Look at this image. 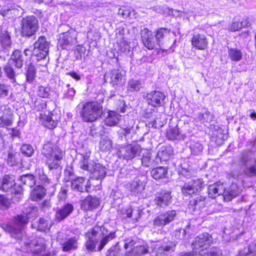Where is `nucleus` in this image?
Segmentation results:
<instances>
[{
	"mask_svg": "<svg viewBox=\"0 0 256 256\" xmlns=\"http://www.w3.org/2000/svg\"><path fill=\"white\" fill-rule=\"evenodd\" d=\"M3 70L6 77L11 80L12 82H16V72L14 68L9 62L6 63L4 66Z\"/></svg>",
	"mask_w": 256,
	"mask_h": 256,
	"instance_id": "obj_44",
	"label": "nucleus"
},
{
	"mask_svg": "<svg viewBox=\"0 0 256 256\" xmlns=\"http://www.w3.org/2000/svg\"><path fill=\"white\" fill-rule=\"evenodd\" d=\"M100 200L96 196H88L81 203V208L85 210H92L98 208Z\"/></svg>",
	"mask_w": 256,
	"mask_h": 256,
	"instance_id": "obj_24",
	"label": "nucleus"
},
{
	"mask_svg": "<svg viewBox=\"0 0 256 256\" xmlns=\"http://www.w3.org/2000/svg\"><path fill=\"white\" fill-rule=\"evenodd\" d=\"M116 237V232H112L107 235H104L100 240V244L97 248V251L100 252L105 246L110 241Z\"/></svg>",
	"mask_w": 256,
	"mask_h": 256,
	"instance_id": "obj_41",
	"label": "nucleus"
},
{
	"mask_svg": "<svg viewBox=\"0 0 256 256\" xmlns=\"http://www.w3.org/2000/svg\"><path fill=\"white\" fill-rule=\"evenodd\" d=\"M36 74V70L34 66L31 63H30L26 70V81L29 83L32 82L34 79Z\"/></svg>",
	"mask_w": 256,
	"mask_h": 256,
	"instance_id": "obj_46",
	"label": "nucleus"
},
{
	"mask_svg": "<svg viewBox=\"0 0 256 256\" xmlns=\"http://www.w3.org/2000/svg\"><path fill=\"white\" fill-rule=\"evenodd\" d=\"M51 226V223L48 220L44 218H40L38 226V229L40 231L44 232L50 230Z\"/></svg>",
	"mask_w": 256,
	"mask_h": 256,
	"instance_id": "obj_53",
	"label": "nucleus"
},
{
	"mask_svg": "<svg viewBox=\"0 0 256 256\" xmlns=\"http://www.w3.org/2000/svg\"><path fill=\"white\" fill-rule=\"evenodd\" d=\"M142 88L140 80L134 79L130 80L128 84V90L130 92L138 91Z\"/></svg>",
	"mask_w": 256,
	"mask_h": 256,
	"instance_id": "obj_48",
	"label": "nucleus"
},
{
	"mask_svg": "<svg viewBox=\"0 0 256 256\" xmlns=\"http://www.w3.org/2000/svg\"><path fill=\"white\" fill-rule=\"evenodd\" d=\"M238 256H256V244H252L249 246L248 252L246 254L244 255L240 252Z\"/></svg>",
	"mask_w": 256,
	"mask_h": 256,
	"instance_id": "obj_64",
	"label": "nucleus"
},
{
	"mask_svg": "<svg viewBox=\"0 0 256 256\" xmlns=\"http://www.w3.org/2000/svg\"><path fill=\"white\" fill-rule=\"evenodd\" d=\"M74 210V206L70 204H66L61 208L57 209L55 217L58 221L64 220L70 215Z\"/></svg>",
	"mask_w": 256,
	"mask_h": 256,
	"instance_id": "obj_26",
	"label": "nucleus"
},
{
	"mask_svg": "<svg viewBox=\"0 0 256 256\" xmlns=\"http://www.w3.org/2000/svg\"><path fill=\"white\" fill-rule=\"evenodd\" d=\"M177 216V212L175 210H169L159 214L152 221L154 226L157 227H163L172 221Z\"/></svg>",
	"mask_w": 256,
	"mask_h": 256,
	"instance_id": "obj_10",
	"label": "nucleus"
},
{
	"mask_svg": "<svg viewBox=\"0 0 256 256\" xmlns=\"http://www.w3.org/2000/svg\"><path fill=\"white\" fill-rule=\"evenodd\" d=\"M106 256H123V252L118 243L112 246L106 252Z\"/></svg>",
	"mask_w": 256,
	"mask_h": 256,
	"instance_id": "obj_50",
	"label": "nucleus"
},
{
	"mask_svg": "<svg viewBox=\"0 0 256 256\" xmlns=\"http://www.w3.org/2000/svg\"><path fill=\"white\" fill-rule=\"evenodd\" d=\"M86 51V48L84 46L78 45L77 46L76 50L74 51V55L77 60L82 59L83 56H84Z\"/></svg>",
	"mask_w": 256,
	"mask_h": 256,
	"instance_id": "obj_62",
	"label": "nucleus"
},
{
	"mask_svg": "<svg viewBox=\"0 0 256 256\" xmlns=\"http://www.w3.org/2000/svg\"><path fill=\"white\" fill-rule=\"evenodd\" d=\"M90 172L92 174V178L96 180L104 178L106 174V168L99 164H95L93 166L92 170Z\"/></svg>",
	"mask_w": 256,
	"mask_h": 256,
	"instance_id": "obj_33",
	"label": "nucleus"
},
{
	"mask_svg": "<svg viewBox=\"0 0 256 256\" xmlns=\"http://www.w3.org/2000/svg\"><path fill=\"white\" fill-rule=\"evenodd\" d=\"M190 148L192 153L195 155L200 154L203 150L202 145L198 142H192L190 144Z\"/></svg>",
	"mask_w": 256,
	"mask_h": 256,
	"instance_id": "obj_54",
	"label": "nucleus"
},
{
	"mask_svg": "<svg viewBox=\"0 0 256 256\" xmlns=\"http://www.w3.org/2000/svg\"><path fill=\"white\" fill-rule=\"evenodd\" d=\"M28 245L32 248V250L35 254H40L46 249V240L43 238H38L32 244L28 243Z\"/></svg>",
	"mask_w": 256,
	"mask_h": 256,
	"instance_id": "obj_30",
	"label": "nucleus"
},
{
	"mask_svg": "<svg viewBox=\"0 0 256 256\" xmlns=\"http://www.w3.org/2000/svg\"><path fill=\"white\" fill-rule=\"evenodd\" d=\"M224 187L222 184H214L210 185L208 187V196L212 198H216L217 196L224 194Z\"/></svg>",
	"mask_w": 256,
	"mask_h": 256,
	"instance_id": "obj_31",
	"label": "nucleus"
},
{
	"mask_svg": "<svg viewBox=\"0 0 256 256\" xmlns=\"http://www.w3.org/2000/svg\"><path fill=\"white\" fill-rule=\"evenodd\" d=\"M75 39V32L72 30H68L60 34L58 44L62 49H66L72 44Z\"/></svg>",
	"mask_w": 256,
	"mask_h": 256,
	"instance_id": "obj_18",
	"label": "nucleus"
},
{
	"mask_svg": "<svg viewBox=\"0 0 256 256\" xmlns=\"http://www.w3.org/2000/svg\"><path fill=\"white\" fill-rule=\"evenodd\" d=\"M110 79L113 86L122 87L126 82V72L122 70L114 69L111 72Z\"/></svg>",
	"mask_w": 256,
	"mask_h": 256,
	"instance_id": "obj_16",
	"label": "nucleus"
},
{
	"mask_svg": "<svg viewBox=\"0 0 256 256\" xmlns=\"http://www.w3.org/2000/svg\"><path fill=\"white\" fill-rule=\"evenodd\" d=\"M245 174L248 176H256V160L254 164L246 168L244 170Z\"/></svg>",
	"mask_w": 256,
	"mask_h": 256,
	"instance_id": "obj_59",
	"label": "nucleus"
},
{
	"mask_svg": "<svg viewBox=\"0 0 256 256\" xmlns=\"http://www.w3.org/2000/svg\"><path fill=\"white\" fill-rule=\"evenodd\" d=\"M192 45L199 50H204L208 46V40L206 36L203 34L194 32L192 38Z\"/></svg>",
	"mask_w": 256,
	"mask_h": 256,
	"instance_id": "obj_19",
	"label": "nucleus"
},
{
	"mask_svg": "<svg viewBox=\"0 0 256 256\" xmlns=\"http://www.w3.org/2000/svg\"><path fill=\"white\" fill-rule=\"evenodd\" d=\"M0 48H12V41L10 32L7 30L0 32Z\"/></svg>",
	"mask_w": 256,
	"mask_h": 256,
	"instance_id": "obj_36",
	"label": "nucleus"
},
{
	"mask_svg": "<svg viewBox=\"0 0 256 256\" xmlns=\"http://www.w3.org/2000/svg\"><path fill=\"white\" fill-rule=\"evenodd\" d=\"M112 142L109 138H102L100 142V148L102 152H110L112 148Z\"/></svg>",
	"mask_w": 256,
	"mask_h": 256,
	"instance_id": "obj_42",
	"label": "nucleus"
},
{
	"mask_svg": "<svg viewBox=\"0 0 256 256\" xmlns=\"http://www.w3.org/2000/svg\"><path fill=\"white\" fill-rule=\"evenodd\" d=\"M42 154L45 158V165L50 170L61 172V161L64 156V152L52 142H47L43 146Z\"/></svg>",
	"mask_w": 256,
	"mask_h": 256,
	"instance_id": "obj_1",
	"label": "nucleus"
},
{
	"mask_svg": "<svg viewBox=\"0 0 256 256\" xmlns=\"http://www.w3.org/2000/svg\"><path fill=\"white\" fill-rule=\"evenodd\" d=\"M50 43L44 36H40L34 43L32 54L37 61L45 59L48 54Z\"/></svg>",
	"mask_w": 256,
	"mask_h": 256,
	"instance_id": "obj_8",
	"label": "nucleus"
},
{
	"mask_svg": "<svg viewBox=\"0 0 256 256\" xmlns=\"http://www.w3.org/2000/svg\"><path fill=\"white\" fill-rule=\"evenodd\" d=\"M102 113V108L100 104L88 102L82 104L80 116L84 122H92L100 118Z\"/></svg>",
	"mask_w": 256,
	"mask_h": 256,
	"instance_id": "obj_2",
	"label": "nucleus"
},
{
	"mask_svg": "<svg viewBox=\"0 0 256 256\" xmlns=\"http://www.w3.org/2000/svg\"><path fill=\"white\" fill-rule=\"evenodd\" d=\"M190 225H187L185 228L176 230L174 232L176 238L180 240H188L192 235Z\"/></svg>",
	"mask_w": 256,
	"mask_h": 256,
	"instance_id": "obj_37",
	"label": "nucleus"
},
{
	"mask_svg": "<svg viewBox=\"0 0 256 256\" xmlns=\"http://www.w3.org/2000/svg\"><path fill=\"white\" fill-rule=\"evenodd\" d=\"M39 118L42 120L43 124L50 129L55 128L60 119V117L56 114L54 111L48 112V115L40 114Z\"/></svg>",
	"mask_w": 256,
	"mask_h": 256,
	"instance_id": "obj_17",
	"label": "nucleus"
},
{
	"mask_svg": "<svg viewBox=\"0 0 256 256\" xmlns=\"http://www.w3.org/2000/svg\"><path fill=\"white\" fill-rule=\"evenodd\" d=\"M142 164L143 166L148 167L152 164V161L151 160V154L150 152H147L145 154H144L141 159Z\"/></svg>",
	"mask_w": 256,
	"mask_h": 256,
	"instance_id": "obj_60",
	"label": "nucleus"
},
{
	"mask_svg": "<svg viewBox=\"0 0 256 256\" xmlns=\"http://www.w3.org/2000/svg\"><path fill=\"white\" fill-rule=\"evenodd\" d=\"M84 181L85 178L83 177H77L72 181V188L77 192H84L86 190V187L84 186Z\"/></svg>",
	"mask_w": 256,
	"mask_h": 256,
	"instance_id": "obj_39",
	"label": "nucleus"
},
{
	"mask_svg": "<svg viewBox=\"0 0 256 256\" xmlns=\"http://www.w3.org/2000/svg\"><path fill=\"white\" fill-rule=\"evenodd\" d=\"M21 26L22 36L30 37L34 34L38 30V20L34 16H27L22 20Z\"/></svg>",
	"mask_w": 256,
	"mask_h": 256,
	"instance_id": "obj_7",
	"label": "nucleus"
},
{
	"mask_svg": "<svg viewBox=\"0 0 256 256\" xmlns=\"http://www.w3.org/2000/svg\"><path fill=\"white\" fill-rule=\"evenodd\" d=\"M132 204H134L132 203ZM122 212L124 216L131 218L132 220L136 222L140 218L142 209L138 206L132 204L128 207L124 208Z\"/></svg>",
	"mask_w": 256,
	"mask_h": 256,
	"instance_id": "obj_20",
	"label": "nucleus"
},
{
	"mask_svg": "<svg viewBox=\"0 0 256 256\" xmlns=\"http://www.w3.org/2000/svg\"><path fill=\"white\" fill-rule=\"evenodd\" d=\"M132 11L130 7L123 6L118 10V14L123 18H127L130 16Z\"/></svg>",
	"mask_w": 256,
	"mask_h": 256,
	"instance_id": "obj_56",
	"label": "nucleus"
},
{
	"mask_svg": "<svg viewBox=\"0 0 256 256\" xmlns=\"http://www.w3.org/2000/svg\"><path fill=\"white\" fill-rule=\"evenodd\" d=\"M188 126V124H184L183 130H180L178 126L174 128H170L166 131V137L170 140H184L186 136V133H190L191 130H187Z\"/></svg>",
	"mask_w": 256,
	"mask_h": 256,
	"instance_id": "obj_15",
	"label": "nucleus"
},
{
	"mask_svg": "<svg viewBox=\"0 0 256 256\" xmlns=\"http://www.w3.org/2000/svg\"><path fill=\"white\" fill-rule=\"evenodd\" d=\"M176 244L164 238L162 242L152 243L150 246L152 252L156 256H165L174 252Z\"/></svg>",
	"mask_w": 256,
	"mask_h": 256,
	"instance_id": "obj_6",
	"label": "nucleus"
},
{
	"mask_svg": "<svg viewBox=\"0 0 256 256\" xmlns=\"http://www.w3.org/2000/svg\"><path fill=\"white\" fill-rule=\"evenodd\" d=\"M170 30L168 28H161L158 29L155 32V37L156 44L160 46V48L162 52H166L168 53L172 52L174 51L175 48V43L176 40H172V46L170 42Z\"/></svg>",
	"mask_w": 256,
	"mask_h": 256,
	"instance_id": "obj_3",
	"label": "nucleus"
},
{
	"mask_svg": "<svg viewBox=\"0 0 256 256\" xmlns=\"http://www.w3.org/2000/svg\"><path fill=\"white\" fill-rule=\"evenodd\" d=\"M10 60H12L16 68H20L23 66L24 60L20 50H14L11 55Z\"/></svg>",
	"mask_w": 256,
	"mask_h": 256,
	"instance_id": "obj_38",
	"label": "nucleus"
},
{
	"mask_svg": "<svg viewBox=\"0 0 256 256\" xmlns=\"http://www.w3.org/2000/svg\"><path fill=\"white\" fill-rule=\"evenodd\" d=\"M38 208L36 206H30L26 208L24 214L30 219L35 217L38 213Z\"/></svg>",
	"mask_w": 256,
	"mask_h": 256,
	"instance_id": "obj_57",
	"label": "nucleus"
},
{
	"mask_svg": "<svg viewBox=\"0 0 256 256\" xmlns=\"http://www.w3.org/2000/svg\"><path fill=\"white\" fill-rule=\"evenodd\" d=\"M206 204V198L202 196H198L190 200L188 209L193 212H199Z\"/></svg>",
	"mask_w": 256,
	"mask_h": 256,
	"instance_id": "obj_21",
	"label": "nucleus"
},
{
	"mask_svg": "<svg viewBox=\"0 0 256 256\" xmlns=\"http://www.w3.org/2000/svg\"><path fill=\"white\" fill-rule=\"evenodd\" d=\"M203 182L202 180H190L182 187V193L185 196H190L200 192L202 186Z\"/></svg>",
	"mask_w": 256,
	"mask_h": 256,
	"instance_id": "obj_14",
	"label": "nucleus"
},
{
	"mask_svg": "<svg viewBox=\"0 0 256 256\" xmlns=\"http://www.w3.org/2000/svg\"><path fill=\"white\" fill-rule=\"evenodd\" d=\"M46 108V103L41 99H37L34 103V110L38 112H42Z\"/></svg>",
	"mask_w": 256,
	"mask_h": 256,
	"instance_id": "obj_58",
	"label": "nucleus"
},
{
	"mask_svg": "<svg viewBox=\"0 0 256 256\" xmlns=\"http://www.w3.org/2000/svg\"><path fill=\"white\" fill-rule=\"evenodd\" d=\"M154 204L158 206L164 208L172 202V192L167 190H161L155 194Z\"/></svg>",
	"mask_w": 256,
	"mask_h": 256,
	"instance_id": "obj_12",
	"label": "nucleus"
},
{
	"mask_svg": "<svg viewBox=\"0 0 256 256\" xmlns=\"http://www.w3.org/2000/svg\"><path fill=\"white\" fill-rule=\"evenodd\" d=\"M121 116L115 111L110 110L104 120V124L108 126H115L119 122Z\"/></svg>",
	"mask_w": 256,
	"mask_h": 256,
	"instance_id": "obj_34",
	"label": "nucleus"
},
{
	"mask_svg": "<svg viewBox=\"0 0 256 256\" xmlns=\"http://www.w3.org/2000/svg\"><path fill=\"white\" fill-rule=\"evenodd\" d=\"M15 178L13 175L6 174L2 178L0 190L4 192H13V187L15 186Z\"/></svg>",
	"mask_w": 256,
	"mask_h": 256,
	"instance_id": "obj_28",
	"label": "nucleus"
},
{
	"mask_svg": "<svg viewBox=\"0 0 256 256\" xmlns=\"http://www.w3.org/2000/svg\"><path fill=\"white\" fill-rule=\"evenodd\" d=\"M146 180L144 176L136 178L130 184V190L134 194H140L145 188Z\"/></svg>",
	"mask_w": 256,
	"mask_h": 256,
	"instance_id": "obj_23",
	"label": "nucleus"
},
{
	"mask_svg": "<svg viewBox=\"0 0 256 256\" xmlns=\"http://www.w3.org/2000/svg\"><path fill=\"white\" fill-rule=\"evenodd\" d=\"M0 127L10 126L14 121V114L10 108L4 110L3 115L0 118Z\"/></svg>",
	"mask_w": 256,
	"mask_h": 256,
	"instance_id": "obj_32",
	"label": "nucleus"
},
{
	"mask_svg": "<svg viewBox=\"0 0 256 256\" xmlns=\"http://www.w3.org/2000/svg\"><path fill=\"white\" fill-rule=\"evenodd\" d=\"M16 152H13L12 150L8 152L7 163L10 166H12L16 164Z\"/></svg>",
	"mask_w": 256,
	"mask_h": 256,
	"instance_id": "obj_61",
	"label": "nucleus"
},
{
	"mask_svg": "<svg viewBox=\"0 0 256 256\" xmlns=\"http://www.w3.org/2000/svg\"><path fill=\"white\" fill-rule=\"evenodd\" d=\"M88 240H86L85 243L86 248L87 250L90 252H98L97 248L96 249V246L98 242V240L96 238H87Z\"/></svg>",
	"mask_w": 256,
	"mask_h": 256,
	"instance_id": "obj_49",
	"label": "nucleus"
},
{
	"mask_svg": "<svg viewBox=\"0 0 256 256\" xmlns=\"http://www.w3.org/2000/svg\"><path fill=\"white\" fill-rule=\"evenodd\" d=\"M151 176L155 180H160L166 177L168 169L162 166H158L153 168L150 172Z\"/></svg>",
	"mask_w": 256,
	"mask_h": 256,
	"instance_id": "obj_40",
	"label": "nucleus"
},
{
	"mask_svg": "<svg viewBox=\"0 0 256 256\" xmlns=\"http://www.w3.org/2000/svg\"><path fill=\"white\" fill-rule=\"evenodd\" d=\"M165 98L164 93L158 90L151 91L145 97L147 103L154 107L162 106L164 104Z\"/></svg>",
	"mask_w": 256,
	"mask_h": 256,
	"instance_id": "obj_13",
	"label": "nucleus"
},
{
	"mask_svg": "<svg viewBox=\"0 0 256 256\" xmlns=\"http://www.w3.org/2000/svg\"><path fill=\"white\" fill-rule=\"evenodd\" d=\"M80 239L78 235L66 239L64 242L61 243L62 250L64 252L75 250L78 248V240Z\"/></svg>",
	"mask_w": 256,
	"mask_h": 256,
	"instance_id": "obj_25",
	"label": "nucleus"
},
{
	"mask_svg": "<svg viewBox=\"0 0 256 256\" xmlns=\"http://www.w3.org/2000/svg\"><path fill=\"white\" fill-rule=\"evenodd\" d=\"M172 152V148L170 146H162L157 153V156L155 160L156 162L158 163V161L160 162L167 161L169 160Z\"/></svg>",
	"mask_w": 256,
	"mask_h": 256,
	"instance_id": "obj_27",
	"label": "nucleus"
},
{
	"mask_svg": "<svg viewBox=\"0 0 256 256\" xmlns=\"http://www.w3.org/2000/svg\"><path fill=\"white\" fill-rule=\"evenodd\" d=\"M34 148L30 144H23L20 148L21 152L26 156H31L34 153Z\"/></svg>",
	"mask_w": 256,
	"mask_h": 256,
	"instance_id": "obj_55",
	"label": "nucleus"
},
{
	"mask_svg": "<svg viewBox=\"0 0 256 256\" xmlns=\"http://www.w3.org/2000/svg\"><path fill=\"white\" fill-rule=\"evenodd\" d=\"M228 54L231 60L236 62L240 60L242 56L240 50L234 48L228 49Z\"/></svg>",
	"mask_w": 256,
	"mask_h": 256,
	"instance_id": "obj_47",
	"label": "nucleus"
},
{
	"mask_svg": "<svg viewBox=\"0 0 256 256\" xmlns=\"http://www.w3.org/2000/svg\"><path fill=\"white\" fill-rule=\"evenodd\" d=\"M213 118L212 114H210V112L208 110H206L204 112L199 113L197 117V119L203 124L210 122Z\"/></svg>",
	"mask_w": 256,
	"mask_h": 256,
	"instance_id": "obj_51",
	"label": "nucleus"
},
{
	"mask_svg": "<svg viewBox=\"0 0 256 256\" xmlns=\"http://www.w3.org/2000/svg\"><path fill=\"white\" fill-rule=\"evenodd\" d=\"M124 247L125 249L130 248L131 250L128 252L126 254L127 256H140L142 254L150 252L149 247L144 242H134L133 240L128 243H125Z\"/></svg>",
	"mask_w": 256,
	"mask_h": 256,
	"instance_id": "obj_9",
	"label": "nucleus"
},
{
	"mask_svg": "<svg viewBox=\"0 0 256 256\" xmlns=\"http://www.w3.org/2000/svg\"><path fill=\"white\" fill-rule=\"evenodd\" d=\"M46 194V190L42 186H36L32 190L30 194L31 200L38 202L43 198Z\"/></svg>",
	"mask_w": 256,
	"mask_h": 256,
	"instance_id": "obj_35",
	"label": "nucleus"
},
{
	"mask_svg": "<svg viewBox=\"0 0 256 256\" xmlns=\"http://www.w3.org/2000/svg\"><path fill=\"white\" fill-rule=\"evenodd\" d=\"M29 218L24 213L18 214L14 217V224L18 226L16 228L14 226L7 224L4 227L5 230L10 234L11 236L16 240H21L22 239V232L21 228L26 226L28 222Z\"/></svg>",
	"mask_w": 256,
	"mask_h": 256,
	"instance_id": "obj_4",
	"label": "nucleus"
},
{
	"mask_svg": "<svg viewBox=\"0 0 256 256\" xmlns=\"http://www.w3.org/2000/svg\"><path fill=\"white\" fill-rule=\"evenodd\" d=\"M19 180L24 185L30 188L33 186L36 182L34 176L32 174H24L20 177Z\"/></svg>",
	"mask_w": 256,
	"mask_h": 256,
	"instance_id": "obj_43",
	"label": "nucleus"
},
{
	"mask_svg": "<svg viewBox=\"0 0 256 256\" xmlns=\"http://www.w3.org/2000/svg\"><path fill=\"white\" fill-rule=\"evenodd\" d=\"M88 159V156L86 155L82 156L80 160L79 165L80 168L90 172L92 170L94 164H89Z\"/></svg>",
	"mask_w": 256,
	"mask_h": 256,
	"instance_id": "obj_45",
	"label": "nucleus"
},
{
	"mask_svg": "<svg viewBox=\"0 0 256 256\" xmlns=\"http://www.w3.org/2000/svg\"><path fill=\"white\" fill-rule=\"evenodd\" d=\"M51 88L48 86H40L38 88L37 94L42 98H49Z\"/></svg>",
	"mask_w": 256,
	"mask_h": 256,
	"instance_id": "obj_52",
	"label": "nucleus"
},
{
	"mask_svg": "<svg viewBox=\"0 0 256 256\" xmlns=\"http://www.w3.org/2000/svg\"><path fill=\"white\" fill-rule=\"evenodd\" d=\"M117 150L118 158L127 161L131 160L139 156L142 152L140 146L138 144L118 145Z\"/></svg>",
	"mask_w": 256,
	"mask_h": 256,
	"instance_id": "obj_5",
	"label": "nucleus"
},
{
	"mask_svg": "<svg viewBox=\"0 0 256 256\" xmlns=\"http://www.w3.org/2000/svg\"><path fill=\"white\" fill-rule=\"evenodd\" d=\"M212 244V238L208 233H204L197 236L192 244L194 250L202 251L208 248Z\"/></svg>",
	"mask_w": 256,
	"mask_h": 256,
	"instance_id": "obj_11",
	"label": "nucleus"
},
{
	"mask_svg": "<svg viewBox=\"0 0 256 256\" xmlns=\"http://www.w3.org/2000/svg\"><path fill=\"white\" fill-rule=\"evenodd\" d=\"M141 38L146 48L150 50H154L156 47V42L151 31L147 28L141 30Z\"/></svg>",
	"mask_w": 256,
	"mask_h": 256,
	"instance_id": "obj_22",
	"label": "nucleus"
},
{
	"mask_svg": "<svg viewBox=\"0 0 256 256\" xmlns=\"http://www.w3.org/2000/svg\"><path fill=\"white\" fill-rule=\"evenodd\" d=\"M242 190L239 188L237 184L232 183L228 190L226 191L224 190L223 196L224 201L230 202L233 198L238 196L242 192Z\"/></svg>",
	"mask_w": 256,
	"mask_h": 256,
	"instance_id": "obj_29",
	"label": "nucleus"
},
{
	"mask_svg": "<svg viewBox=\"0 0 256 256\" xmlns=\"http://www.w3.org/2000/svg\"><path fill=\"white\" fill-rule=\"evenodd\" d=\"M250 159L249 152H244L241 154L239 158V162L242 165L246 166Z\"/></svg>",
	"mask_w": 256,
	"mask_h": 256,
	"instance_id": "obj_63",
	"label": "nucleus"
}]
</instances>
